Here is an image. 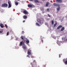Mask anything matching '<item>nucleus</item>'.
Returning a JSON list of instances; mask_svg holds the SVG:
<instances>
[{"instance_id":"38","label":"nucleus","mask_w":67,"mask_h":67,"mask_svg":"<svg viewBox=\"0 0 67 67\" xmlns=\"http://www.w3.org/2000/svg\"><path fill=\"white\" fill-rule=\"evenodd\" d=\"M61 55H62V54H61Z\"/></svg>"},{"instance_id":"5","label":"nucleus","mask_w":67,"mask_h":67,"mask_svg":"<svg viewBox=\"0 0 67 67\" xmlns=\"http://www.w3.org/2000/svg\"><path fill=\"white\" fill-rule=\"evenodd\" d=\"M32 52V50L30 49H29L27 51V54H28L27 56V57H28L29 58H30V55L31 54V52Z\"/></svg>"},{"instance_id":"25","label":"nucleus","mask_w":67,"mask_h":67,"mask_svg":"<svg viewBox=\"0 0 67 67\" xmlns=\"http://www.w3.org/2000/svg\"><path fill=\"white\" fill-rule=\"evenodd\" d=\"M47 11L48 12H49V9H48V8L47 9Z\"/></svg>"},{"instance_id":"15","label":"nucleus","mask_w":67,"mask_h":67,"mask_svg":"<svg viewBox=\"0 0 67 67\" xmlns=\"http://www.w3.org/2000/svg\"><path fill=\"white\" fill-rule=\"evenodd\" d=\"M57 2H61L62 1V0H56Z\"/></svg>"},{"instance_id":"34","label":"nucleus","mask_w":67,"mask_h":67,"mask_svg":"<svg viewBox=\"0 0 67 67\" xmlns=\"http://www.w3.org/2000/svg\"><path fill=\"white\" fill-rule=\"evenodd\" d=\"M46 67V65H44L43 66V67Z\"/></svg>"},{"instance_id":"35","label":"nucleus","mask_w":67,"mask_h":67,"mask_svg":"<svg viewBox=\"0 0 67 67\" xmlns=\"http://www.w3.org/2000/svg\"><path fill=\"white\" fill-rule=\"evenodd\" d=\"M30 0V1H33V0Z\"/></svg>"},{"instance_id":"24","label":"nucleus","mask_w":67,"mask_h":67,"mask_svg":"<svg viewBox=\"0 0 67 67\" xmlns=\"http://www.w3.org/2000/svg\"><path fill=\"white\" fill-rule=\"evenodd\" d=\"M3 30H2L1 31H0V33H3Z\"/></svg>"},{"instance_id":"21","label":"nucleus","mask_w":67,"mask_h":67,"mask_svg":"<svg viewBox=\"0 0 67 67\" xmlns=\"http://www.w3.org/2000/svg\"><path fill=\"white\" fill-rule=\"evenodd\" d=\"M15 4L16 5H18V3L17 2H16L15 3Z\"/></svg>"},{"instance_id":"6","label":"nucleus","mask_w":67,"mask_h":67,"mask_svg":"<svg viewBox=\"0 0 67 67\" xmlns=\"http://www.w3.org/2000/svg\"><path fill=\"white\" fill-rule=\"evenodd\" d=\"M23 48L24 49V50H25V53L26 52V51H25V50L26 49V46L24 44H23Z\"/></svg>"},{"instance_id":"23","label":"nucleus","mask_w":67,"mask_h":67,"mask_svg":"<svg viewBox=\"0 0 67 67\" xmlns=\"http://www.w3.org/2000/svg\"><path fill=\"white\" fill-rule=\"evenodd\" d=\"M9 32H8L7 33V36H8V35H9Z\"/></svg>"},{"instance_id":"19","label":"nucleus","mask_w":67,"mask_h":67,"mask_svg":"<svg viewBox=\"0 0 67 67\" xmlns=\"http://www.w3.org/2000/svg\"><path fill=\"white\" fill-rule=\"evenodd\" d=\"M57 23H55L54 25V27H55V26H56L57 25Z\"/></svg>"},{"instance_id":"33","label":"nucleus","mask_w":67,"mask_h":67,"mask_svg":"<svg viewBox=\"0 0 67 67\" xmlns=\"http://www.w3.org/2000/svg\"><path fill=\"white\" fill-rule=\"evenodd\" d=\"M25 22V20H24V21H23V23H24V22Z\"/></svg>"},{"instance_id":"26","label":"nucleus","mask_w":67,"mask_h":67,"mask_svg":"<svg viewBox=\"0 0 67 67\" xmlns=\"http://www.w3.org/2000/svg\"><path fill=\"white\" fill-rule=\"evenodd\" d=\"M5 26L6 27V28H8V26H7V25H5Z\"/></svg>"},{"instance_id":"12","label":"nucleus","mask_w":67,"mask_h":67,"mask_svg":"<svg viewBox=\"0 0 67 67\" xmlns=\"http://www.w3.org/2000/svg\"><path fill=\"white\" fill-rule=\"evenodd\" d=\"M23 18H24V19H26L27 18V16L26 15H24L23 16Z\"/></svg>"},{"instance_id":"9","label":"nucleus","mask_w":67,"mask_h":67,"mask_svg":"<svg viewBox=\"0 0 67 67\" xmlns=\"http://www.w3.org/2000/svg\"><path fill=\"white\" fill-rule=\"evenodd\" d=\"M8 3L9 4L8 8H10L11 7L12 4H11V2L10 1L8 2Z\"/></svg>"},{"instance_id":"31","label":"nucleus","mask_w":67,"mask_h":67,"mask_svg":"<svg viewBox=\"0 0 67 67\" xmlns=\"http://www.w3.org/2000/svg\"><path fill=\"white\" fill-rule=\"evenodd\" d=\"M22 33L23 34H24V31H23L22 32Z\"/></svg>"},{"instance_id":"7","label":"nucleus","mask_w":67,"mask_h":67,"mask_svg":"<svg viewBox=\"0 0 67 67\" xmlns=\"http://www.w3.org/2000/svg\"><path fill=\"white\" fill-rule=\"evenodd\" d=\"M23 12L24 14H29V13H28L27 11L25 10L23 11Z\"/></svg>"},{"instance_id":"36","label":"nucleus","mask_w":67,"mask_h":67,"mask_svg":"<svg viewBox=\"0 0 67 67\" xmlns=\"http://www.w3.org/2000/svg\"><path fill=\"white\" fill-rule=\"evenodd\" d=\"M38 67H40V66H38Z\"/></svg>"},{"instance_id":"13","label":"nucleus","mask_w":67,"mask_h":67,"mask_svg":"<svg viewBox=\"0 0 67 67\" xmlns=\"http://www.w3.org/2000/svg\"><path fill=\"white\" fill-rule=\"evenodd\" d=\"M65 30V27H63L61 30V31H63V30Z\"/></svg>"},{"instance_id":"17","label":"nucleus","mask_w":67,"mask_h":67,"mask_svg":"<svg viewBox=\"0 0 67 67\" xmlns=\"http://www.w3.org/2000/svg\"><path fill=\"white\" fill-rule=\"evenodd\" d=\"M28 6L29 8V7H32V5H31V4H29L28 5Z\"/></svg>"},{"instance_id":"30","label":"nucleus","mask_w":67,"mask_h":67,"mask_svg":"<svg viewBox=\"0 0 67 67\" xmlns=\"http://www.w3.org/2000/svg\"><path fill=\"white\" fill-rule=\"evenodd\" d=\"M41 41L42 43H43V40L42 39L41 40Z\"/></svg>"},{"instance_id":"22","label":"nucleus","mask_w":67,"mask_h":67,"mask_svg":"<svg viewBox=\"0 0 67 67\" xmlns=\"http://www.w3.org/2000/svg\"><path fill=\"white\" fill-rule=\"evenodd\" d=\"M34 1H35V2H39L38 0H34Z\"/></svg>"},{"instance_id":"28","label":"nucleus","mask_w":67,"mask_h":67,"mask_svg":"<svg viewBox=\"0 0 67 67\" xmlns=\"http://www.w3.org/2000/svg\"><path fill=\"white\" fill-rule=\"evenodd\" d=\"M31 58H34V56L33 55H31Z\"/></svg>"},{"instance_id":"1","label":"nucleus","mask_w":67,"mask_h":67,"mask_svg":"<svg viewBox=\"0 0 67 67\" xmlns=\"http://www.w3.org/2000/svg\"><path fill=\"white\" fill-rule=\"evenodd\" d=\"M20 38L21 40H22L23 41H22L20 42L19 46H22L23 44H24V43H25V40L26 38H25V36H21V37H20Z\"/></svg>"},{"instance_id":"37","label":"nucleus","mask_w":67,"mask_h":67,"mask_svg":"<svg viewBox=\"0 0 67 67\" xmlns=\"http://www.w3.org/2000/svg\"><path fill=\"white\" fill-rule=\"evenodd\" d=\"M17 0L18 1H19V0Z\"/></svg>"},{"instance_id":"29","label":"nucleus","mask_w":67,"mask_h":67,"mask_svg":"<svg viewBox=\"0 0 67 67\" xmlns=\"http://www.w3.org/2000/svg\"><path fill=\"white\" fill-rule=\"evenodd\" d=\"M48 16L49 17V18L51 17V16H50V15H49V14H48Z\"/></svg>"},{"instance_id":"4","label":"nucleus","mask_w":67,"mask_h":67,"mask_svg":"<svg viewBox=\"0 0 67 67\" xmlns=\"http://www.w3.org/2000/svg\"><path fill=\"white\" fill-rule=\"evenodd\" d=\"M37 21L38 22H39L40 24H43V22L44 21V20L43 19H38L37 20Z\"/></svg>"},{"instance_id":"3","label":"nucleus","mask_w":67,"mask_h":67,"mask_svg":"<svg viewBox=\"0 0 67 67\" xmlns=\"http://www.w3.org/2000/svg\"><path fill=\"white\" fill-rule=\"evenodd\" d=\"M53 5L54 6H55V7H58L57 8V10H58V11H59V10H60V5L58 4H56L55 3H54Z\"/></svg>"},{"instance_id":"27","label":"nucleus","mask_w":67,"mask_h":67,"mask_svg":"<svg viewBox=\"0 0 67 67\" xmlns=\"http://www.w3.org/2000/svg\"><path fill=\"white\" fill-rule=\"evenodd\" d=\"M40 37L41 38V40H42V39H43V37H42V36H40Z\"/></svg>"},{"instance_id":"18","label":"nucleus","mask_w":67,"mask_h":67,"mask_svg":"<svg viewBox=\"0 0 67 67\" xmlns=\"http://www.w3.org/2000/svg\"><path fill=\"white\" fill-rule=\"evenodd\" d=\"M36 25H37L38 26H40V25L37 23H36Z\"/></svg>"},{"instance_id":"11","label":"nucleus","mask_w":67,"mask_h":67,"mask_svg":"<svg viewBox=\"0 0 67 67\" xmlns=\"http://www.w3.org/2000/svg\"><path fill=\"white\" fill-rule=\"evenodd\" d=\"M0 26L1 28H3L4 27V25L3 24L0 23Z\"/></svg>"},{"instance_id":"16","label":"nucleus","mask_w":67,"mask_h":67,"mask_svg":"<svg viewBox=\"0 0 67 67\" xmlns=\"http://www.w3.org/2000/svg\"><path fill=\"white\" fill-rule=\"evenodd\" d=\"M48 4H49V3L48 2H47L46 4V7H48Z\"/></svg>"},{"instance_id":"14","label":"nucleus","mask_w":67,"mask_h":67,"mask_svg":"<svg viewBox=\"0 0 67 67\" xmlns=\"http://www.w3.org/2000/svg\"><path fill=\"white\" fill-rule=\"evenodd\" d=\"M26 42L27 43H26V44H28L29 42V40H26Z\"/></svg>"},{"instance_id":"32","label":"nucleus","mask_w":67,"mask_h":67,"mask_svg":"<svg viewBox=\"0 0 67 67\" xmlns=\"http://www.w3.org/2000/svg\"><path fill=\"white\" fill-rule=\"evenodd\" d=\"M59 57L60 58V57H61V56H60V54H59Z\"/></svg>"},{"instance_id":"8","label":"nucleus","mask_w":67,"mask_h":67,"mask_svg":"<svg viewBox=\"0 0 67 67\" xmlns=\"http://www.w3.org/2000/svg\"><path fill=\"white\" fill-rule=\"evenodd\" d=\"M2 6L3 7H4V8L5 7H8V4L4 3L2 4Z\"/></svg>"},{"instance_id":"2","label":"nucleus","mask_w":67,"mask_h":67,"mask_svg":"<svg viewBox=\"0 0 67 67\" xmlns=\"http://www.w3.org/2000/svg\"><path fill=\"white\" fill-rule=\"evenodd\" d=\"M30 64L32 65V67H37V63L35 60H34L33 62L30 63Z\"/></svg>"},{"instance_id":"20","label":"nucleus","mask_w":67,"mask_h":67,"mask_svg":"<svg viewBox=\"0 0 67 67\" xmlns=\"http://www.w3.org/2000/svg\"><path fill=\"white\" fill-rule=\"evenodd\" d=\"M51 22H52V25H53V24H54V21H53V20H52Z\"/></svg>"},{"instance_id":"10","label":"nucleus","mask_w":67,"mask_h":67,"mask_svg":"<svg viewBox=\"0 0 67 67\" xmlns=\"http://www.w3.org/2000/svg\"><path fill=\"white\" fill-rule=\"evenodd\" d=\"M62 27H63V26L62 25H60L57 27V30H59L60 28H62Z\"/></svg>"}]
</instances>
